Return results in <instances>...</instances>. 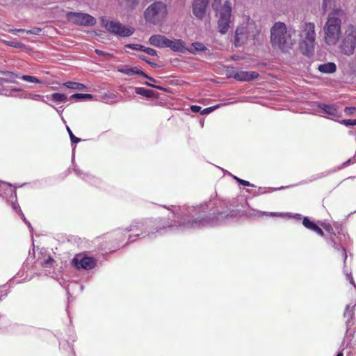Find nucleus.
Listing matches in <instances>:
<instances>
[{"mask_svg":"<svg viewBox=\"0 0 356 356\" xmlns=\"http://www.w3.org/2000/svg\"><path fill=\"white\" fill-rule=\"evenodd\" d=\"M296 31L293 29H287L285 24L277 22L270 30V42L274 48L283 51L291 49L296 43Z\"/></svg>","mask_w":356,"mask_h":356,"instance_id":"obj_1","label":"nucleus"},{"mask_svg":"<svg viewBox=\"0 0 356 356\" xmlns=\"http://www.w3.org/2000/svg\"><path fill=\"white\" fill-rule=\"evenodd\" d=\"M345 16L343 10L337 9L330 13L323 27L325 41L327 44H335L341 35V17Z\"/></svg>","mask_w":356,"mask_h":356,"instance_id":"obj_2","label":"nucleus"},{"mask_svg":"<svg viewBox=\"0 0 356 356\" xmlns=\"http://www.w3.org/2000/svg\"><path fill=\"white\" fill-rule=\"evenodd\" d=\"M302 37V41L300 42L301 52L307 56L312 55L316 44L315 25L314 23L305 24Z\"/></svg>","mask_w":356,"mask_h":356,"instance_id":"obj_3","label":"nucleus"},{"mask_svg":"<svg viewBox=\"0 0 356 356\" xmlns=\"http://www.w3.org/2000/svg\"><path fill=\"white\" fill-rule=\"evenodd\" d=\"M166 5L157 1L149 6L144 12V17L147 23L156 25L164 20L167 15Z\"/></svg>","mask_w":356,"mask_h":356,"instance_id":"obj_4","label":"nucleus"},{"mask_svg":"<svg viewBox=\"0 0 356 356\" xmlns=\"http://www.w3.org/2000/svg\"><path fill=\"white\" fill-rule=\"evenodd\" d=\"M100 21L102 26H104L109 33L121 37L131 36L135 31L134 28L123 25L119 22L113 20L109 21L105 17H102Z\"/></svg>","mask_w":356,"mask_h":356,"instance_id":"obj_5","label":"nucleus"},{"mask_svg":"<svg viewBox=\"0 0 356 356\" xmlns=\"http://www.w3.org/2000/svg\"><path fill=\"white\" fill-rule=\"evenodd\" d=\"M356 47V26L349 24L340 46L341 52L347 56L353 55Z\"/></svg>","mask_w":356,"mask_h":356,"instance_id":"obj_6","label":"nucleus"},{"mask_svg":"<svg viewBox=\"0 0 356 356\" xmlns=\"http://www.w3.org/2000/svg\"><path fill=\"white\" fill-rule=\"evenodd\" d=\"M232 7L229 1H225L220 10V18L218 22L219 32L225 34L227 32L231 22Z\"/></svg>","mask_w":356,"mask_h":356,"instance_id":"obj_7","label":"nucleus"},{"mask_svg":"<svg viewBox=\"0 0 356 356\" xmlns=\"http://www.w3.org/2000/svg\"><path fill=\"white\" fill-rule=\"evenodd\" d=\"M66 17L70 22L80 26H92L96 23L95 18L86 13L68 12Z\"/></svg>","mask_w":356,"mask_h":356,"instance_id":"obj_8","label":"nucleus"},{"mask_svg":"<svg viewBox=\"0 0 356 356\" xmlns=\"http://www.w3.org/2000/svg\"><path fill=\"white\" fill-rule=\"evenodd\" d=\"M72 264L79 270H91L97 266V260L91 257L76 254L72 259Z\"/></svg>","mask_w":356,"mask_h":356,"instance_id":"obj_9","label":"nucleus"},{"mask_svg":"<svg viewBox=\"0 0 356 356\" xmlns=\"http://www.w3.org/2000/svg\"><path fill=\"white\" fill-rule=\"evenodd\" d=\"M250 28L251 26L248 25L237 27L234 38V44L236 47L241 46L249 38L254 35V34H250L249 29Z\"/></svg>","mask_w":356,"mask_h":356,"instance_id":"obj_10","label":"nucleus"},{"mask_svg":"<svg viewBox=\"0 0 356 356\" xmlns=\"http://www.w3.org/2000/svg\"><path fill=\"white\" fill-rule=\"evenodd\" d=\"M213 220L210 217H198L195 219L184 221L180 226L183 227L184 229H190L194 228H199L204 227L212 223Z\"/></svg>","mask_w":356,"mask_h":356,"instance_id":"obj_11","label":"nucleus"},{"mask_svg":"<svg viewBox=\"0 0 356 356\" xmlns=\"http://www.w3.org/2000/svg\"><path fill=\"white\" fill-rule=\"evenodd\" d=\"M209 0H194L193 13L198 19H202L205 16Z\"/></svg>","mask_w":356,"mask_h":356,"instance_id":"obj_12","label":"nucleus"},{"mask_svg":"<svg viewBox=\"0 0 356 356\" xmlns=\"http://www.w3.org/2000/svg\"><path fill=\"white\" fill-rule=\"evenodd\" d=\"M257 72L238 71L234 75V79L240 81H250L259 77Z\"/></svg>","mask_w":356,"mask_h":356,"instance_id":"obj_13","label":"nucleus"},{"mask_svg":"<svg viewBox=\"0 0 356 356\" xmlns=\"http://www.w3.org/2000/svg\"><path fill=\"white\" fill-rule=\"evenodd\" d=\"M168 38L162 35H153L149 38V43L151 45L159 48H164L167 47Z\"/></svg>","mask_w":356,"mask_h":356,"instance_id":"obj_14","label":"nucleus"},{"mask_svg":"<svg viewBox=\"0 0 356 356\" xmlns=\"http://www.w3.org/2000/svg\"><path fill=\"white\" fill-rule=\"evenodd\" d=\"M170 48L174 51L184 53L186 51V48L184 46V42L179 39H175L173 40L168 38L167 47Z\"/></svg>","mask_w":356,"mask_h":356,"instance_id":"obj_15","label":"nucleus"},{"mask_svg":"<svg viewBox=\"0 0 356 356\" xmlns=\"http://www.w3.org/2000/svg\"><path fill=\"white\" fill-rule=\"evenodd\" d=\"M302 225L303 226L315 233H316L318 235L321 236H324L325 234L323 229L318 227L316 223L311 221L308 217H304L302 219Z\"/></svg>","mask_w":356,"mask_h":356,"instance_id":"obj_16","label":"nucleus"},{"mask_svg":"<svg viewBox=\"0 0 356 356\" xmlns=\"http://www.w3.org/2000/svg\"><path fill=\"white\" fill-rule=\"evenodd\" d=\"M118 71L122 74L132 76L134 74H138L140 76H145V72L138 69L137 67H129L124 66L123 67L118 68Z\"/></svg>","mask_w":356,"mask_h":356,"instance_id":"obj_17","label":"nucleus"},{"mask_svg":"<svg viewBox=\"0 0 356 356\" xmlns=\"http://www.w3.org/2000/svg\"><path fill=\"white\" fill-rule=\"evenodd\" d=\"M10 192H11L10 197L12 198V207H13V210H15L16 212L18 213L19 215H20L22 216V218L24 220V221L26 222L25 216L23 214L22 211L20 209L19 206L17 202L16 192L15 190H13L12 188H10Z\"/></svg>","mask_w":356,"mask_h":356,"instance_id":"obj_18","label":"nucleus"},{"mask_svg":"<svg viewBox=\"0 0 356 356\" xmlns=\"http://www.w3.org/2000/svg\"><path fill=\"white\" fill-rule=\"evenodd\" d=\"M318 69L322 73H333L336 71L337 67L334 63L330 62L320 65Z\"/></svg>","mask_w":356,"mask_h":356,"instance_id":"obj_19","label":"nucleus"},{"mask_svg":"<svg viewBox=\"0 0 356 356\" xmlns=\"http://www.w3.org/2000/svg\"><path fill=\"white\" fill-rule=\"evenodd\" d=\"M0 74L7 76V78H1L0 80L5 83H15L18 75L10 71H0Z\"/></svg>","mask_w":356,"mask_h":356,"instance_id":"obj_20","label":"nucleus"},{"mask_svg":"<svg viewBox=\"0 0 356 356\" xmlns=\"http://www.w3.org/2000/svg\"><path fill=\"white\" fill-rule=\"evenodd\" d=\"M135 92L137 95H142V96L147 97V98H151L154 95V92L153 90L146 89V88H142V87L136 88Z\"/></svg>","mask_w":356,"mask_h":356,"instance_id":"obj_21","label":"nucleus"},{"mask_svg":"<svg viewBox=\"0 0 356 356\" xmlns=\"http://www.w3.org/2000/svg\"><path fill=\"white\" fill-rule=\"evenodd\" d=\"M320 108L325 113L330 115L337 116L338 111L334 106L323 104Z\"/></svg>","mask_w":356,"mask_h":356,"instance_id":"obj_22","label":"nucleus"},{"mask_svg":"<svg viewBox=\"0 0 356 356\" xmlns=\"http://www.w3.org/2000/svg\"><path fill=\"white\" fill-rule=\"evenodd\" d=\"M64 86L68 88L79 90H84L86 88V86L83 83L72 81L66 82L64 83Z\"/></svg>","mask_w":356,"mask_h":356,"instance_id":"obj_23","label":"nucleus"},{"mask_svg":"<svg viewBox=\"0 0 356 356\" xmlns=\"http://www.w3.org/2000/svg\"><path fill=\"white\" fill-rule=\"evenodd\" d=\"M192 47L193 49L188 50L192 54H195L196 51H204L207 49V47L200 42H193Z\"/></svg>","mask_w":356,"mask_h":356,"instance_id":"obj_24","label":"nucleus"},{"mask_svg":"<svg viewBox=\"0 0 356 356\" xmlns=\"http://www.w3.org/2000/svg\"><path fill=\"white\" fill-rule=\"evenodd\" d=\"M51 99L55 102H63L67 100V96L61 93H53Z\"/></svg>","mask_w":356,"mask_h":356,"instance_id":"obj_25","label":"nucleus"},{"mask_svg":"<svg viewBox=\"0 0 356 356\" xmlns=\"http://www.w3.org/2000/svg\"><path fill=\"white\" fill-rule=\"evenodd\" d=\"M71 99H74L76 100L79 99H92L93 98V96L91 94H81V93H76L72 95L70 97Z\"/></svg>","mask_w":356,"mask_h":356,"instance_id":"obj_26","label":"nucleus"},{"mask_svg":"<svg viewBox=\"0 0 356 356\" xmlns=\"http://www.w3.org/2000/svg\"><path fill=\"white\" fill-rule=\"evenodd\" d=\"M122 3H124V5L131 9L134 8L139 2V0H120Z\"/></svg>","mask_w":356,"mask_h":356,"instance_id":"obj_27","label":"nucleus"},{"mask_svg":"<svg viewBox=\"0 0 356 356\" xmlns=\"http://www.w3.org/2000/svg\"><path fill=\"white\" fill-rule=\"evenodd\" d=\"M21 79L25 81H28L30 83H40L41 82L36 77L30 75H23L21 76Z\"/></svg>","mask_w":356,"mask_h":356,"instance_id":"obj_28","label":"nucleus"},{"mask_svg":"<svg viewBox=\"0 0 356 356\" xmlns=\"http://www.w3.org/2000/svg\"><path fill=\"white\" fill-rule=\"evenodd\" d=\"M42 29L40 28L34 27L30 30H24V29H18L16 30L17 32H26L28 33L33 34V35H38L41 32Z\"/></svg>","mask_w":356,"mask_h":356,"instance_id":"obj_29","label":"nucleus"},{"mask_svg":"<svg viewBox=\"0 0 356 356\" xmlns=\"http://www.w3.org/2000/svg\"><path fill=\"white\" fill-rule=\"evenodd\" d=\"M125 47L134 50H140L144 51V49L145 47L139 44H128L125 45Z\"/></svg>","mask_w":356,"mask_h":356,"instance_id":"obj_30","label":"nucleus"},{"mask_svg":"<svg viewBox=\"0 0 356 356\" xmlns=\"http://www.w3.org/2000/svg\"><path fill=\"white\" fill-rule=\"evenodd\" d=\"M321 225L326 232L332 235H335V232L330 223L321 222Z\"/></svg>","mask_w":356,"mask_h":356,"instance_id":"obj_31","label":"nucleus"},{"mask_svg":"<svg viewBox=\"0 0 356 356\" xmlns=\"http://www.w3.org/2000/svg\"><path fill=\"white\" fill-rule=\"evenodd\" d=\"M67 132L69 134V136H70V140H71V142L73 143H78L79 142H80L81 139L76 137L72 131H71V129L67 127Z\"/></svg>","mask_w":356,"mask_h":356,"instance_id":"obj_32","label":"nucleus"},{"mask_svg":"<svg viewBox=\"0 0 356 356\" xmlns=\"http://www.w3.org/2000/svg\"><path fill=\"white\" fill-rule=\"evenodd\" d=\"M334 0H323V8L326 11L328 8L332 7Z\"/></svg>","mask_w":356,"mask_h":356,"instance_id":"obj_33","label":"nucleus"},{"mask_svg":"<svg viewBox=\"0 0 356 356\" xmlns=\"http://www.w3.org/2000/svg\"><path fill=\"white\" fill-rule=\"evenodd\" d=\"M234 179L240 184L244 186H254L249 181L240 179L237 177H234Z\"/></svg>","mask_w":356,"mask_h":356,"instance_id":"obj_34","label":"nucleus"},{"mask_svg":"<svg viewBox=\"0 0 356 356\" xmlns=\"http://www.w3.org/2000/svg\"><path fill=\"white\" fill-rule=\"evenodd\" d=\"M138 57L140 59L145 61L147 63H148L149 65H151L153 67H155L157 66V65L155 63L150 61V60L147 56H145L144 55H140Z\"/></svg>","mask_w":356,"mask_h":356,"instance_id":"obj_35","label":"nucleus"},{"mask_svg":"<svg viewBox=\"0 0 356 356\" xmlns=\"http://www.w3.org/2000/svg\"><path fill=\"white\" fill-rule=\"evenodd\" d=\"M237 72H236L234 67H227V70H226V74L228 78H231V77H233L234 78V75L235 74H236Z\"/></svg>","mask_w":356,"mask_h":356,"instance_id":"obj_36","label":"nucleus"},{"mask_svg":"<svg viewBox=\"0 0 356 356\" xmlns=\"http://www.w3.org/2000/svg\"><path fill=\"white\" fill-rule=\"evenodd\" d=\"M218 107H219V106L216 105L214 106L206 108L203 111H201V114L202 115L209 114Z\"/></svg>","mask_w":356,"mask_h":356,"instance_id":"obj_37","label":"nucleus"},{"mask_svg":"<svg viewBox=\"0 0 356 356\" xmlns=\"http://www.w3.org/2000/svg\"><path fill=\"white\" fill-rule=\"evenodd\" d=\"M144 52H145L146 54H147L150 56H157L156 51L152 48L145 47L144 49Z\"/></svg>","mask_w":356,"mask_h":356,"instance_id":"obj_38","label":"nucleus"},{"mask_svg":"<svg viewBox=\"0 0 356 356\" xmlns=\"http://www.w3.org/2000/svg\"><path fill=\"white\" fill-rule=\"evenodd\" d=\"M95 51L99 56H107V57H109V58H113V55L112 54L104 52V51H103L102 50H99V49H95Z\"/></svg>","mask_w":356,"mask_h":356,"instance_id":"obj_39","label":"nucleus"},{"mask_svg":"<svg viewBox=\"0 0 356 356\" xmlns=\"http://www.w3.org/2000/svg\"><path fill=\"white\" fill-rule=\"evenodd\" d=\"M54 261V259L51 257H49L46 260L44 261V262H42V266L43 267L51 266Z\"/></svg>","mask_w":356,"mask_h":356,"instance_id":"obj_40","label":"nucleus"},{"mask_svg":"<svg viewBox=\"0 0 356 356\" xmlns=\"http://www.w3.org/2000/svg\"><path fill=\"white\" fill-rule=\"evenodd\" d=\"M8 44L10 47H15V48H22V47H23L24 46V44H22L21 42H14V41L9 42Z\"/></svg>","mask_w":356,"mask_h":356,"instance_id":"obj_41","label":"nucleus"},{"mask_svg":"<svg viewBox=\"0 0 356 356\" xmlns=\"http://www.w3.org/2000/svg\"><path fill=\"white\" fill-rule=\"evenodd\" d=\"M343 124L346 125V126L356 125V119L355 120H350V119L343 120Z\"/></svg>","mask_w":356,"mask_h":356,"instance_id":"obj_42","label":"nucleus"},{"mask_svg":"<svg viewBox=\"0 0 356 356\" xmlns=\"http://www.w3.org/2000/svg\"><path fill=\"white\" fill-rule=\"evenodd\" d=\"M345 111H346V113H347L348 114H353V113H355V111H356V108L355 107H346L345 108Z\"/></svg>","mask_w":356,"mask_h":356,"instance_id":"obj_43","label":"nucleus"},{"mask_svg":"<svg viewBox=\"0 0 356 356\" xmlns=\"http://www.w3.org/2000/svg\"><path fill=\"white\" fill-rule=\"evenodd\" d=\"M191 110L194 113H197L201 111V106L197 105H193L191 106Z\"/></svg>","mask_w":356,"mask_h":356,"instance_id":"obj_44","label":"nucleus"},{"mask_svg":"<svg viewBox=\"0 0 356 356\" xmlns=\"http://www.w3.org/2000/svg\"><path fill=\"white\" fill-rule=\"evenodd\" d=\"M138 226L137 225H131L129 226V227L126 229L127 232L134 231V230H138Z\"/></svg>","mask_w":356,"mask_h":356,"instance_id":"obj_45","label":"nucleus"},{"mask_svg":"<svg viewBox=\"0 0 356 356\" xmlns=\"http://www.w3.org/2000/svg\"><path fill=\"white\" fill-rule=\"evenodd\" d=\"M145 84L149 87H152V88H155L156 89H159L160 90H165L164 88L161 87V86H156V85H153L152 83H149L148 82H145Z\"/></svg>","mask_w":356,"mask_h":356,"instance_id":"obj_46","label":"nucleus"},{"mask_svg":"<svg viewBox=\"0 0 356 356\" xmlns=\"http://www.w3.org/2000/svg\"><path fill=\"white\" fill-rule=\"evenodd\" d=\"M212 8L213 10H218V3H217V0H215L214 2L212 3Z\"/></svg>","mask_w":356,"mask_h":356,"instance_id":"obj_47","label":"nucleus"},{"mask_svg":"<svg viewBox=\"0 0 356 356\" xmlns=\"http://www.w3.org/2000/svg\"><path fill=\"white\" fill-rule=\"evenodd\" d=\"M270 216H280V217H284L285 214L282 213H271Z\"/></svg>","mask_w":356,"mask_h":356,"instance_id":"obj_48","label":"nucleus"},{"mask_svg":"<svg viewBox=\"0 0 356 356\" xmlns=\"http://www.w3.org/2000/svg\"><path fill=\"white\" fill-rule=\"evenodd\" d=\"M143 77L147 79L148 80H149L150 81H152V82H156V80L151 77V76H149L147 74L145 73V76H143Z\"/></svg>","mask_w":356,"mask_h":356,"instance_id":"obj_49","label":"nucleus"},{"mask_svg":"<svg viewBox=\"0 0 356 356\" xmlns=\"http://www.w3.org/2000/svg\"><path fill=\"white\" fill-rule=\"evenodd\" d=\"M337 356H343V353H341H341H339L337 355Z\"/></svg>","mask_w":356,"mask_h":356,"instance_id":"obj_50","label":"nucleus"},{"mask_svg":"<svg viewBox=\"0 0 356 356\" xmlns=\"http://www.w3.org/2000/svg\"><path fill=\"white\" fill-rule=\"evenodd\" d=\"M346 163H350V160H348Z\"/></svg>","mask_w":356,"mask_h":356,"instance_id":"obj_51","label":"nucleus"}]
</instances>
